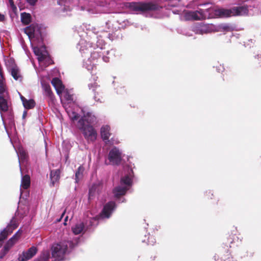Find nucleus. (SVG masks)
Here are the masks:
<instances>
[{"label": "nucleus", "mask_w": 261, "mask_h": 261, "mask_svg": "<svg viewBox=\"0 0 261 261\" xmlns=\"http://www.w3.org/2000/svg\"><path fill=\"white\" fill-rule=\"evenodd\" d=\"M105 25H98L96 28L90 24L83 23L79 27H76L77 32L80 37L84 36L81 34L82 32L87 35L91 33L93 34L94 37H98V38H107L110 40L118 39L122 38V34L119 29L115 30L113 28H110V22L109 21L105 22Z\"/></svg>", "instance_id": "obj_1"}, {"label": "nucleus", "mask_w": 261, "mask_h": 261, "mask_svg": "<svg viewBox=\"0 0 261 261\" xmlns=\"http://www.w3.org/2000/svg\"><path fill=\"white\" fill-rule=\"evenodd\" d=\"M96 41L92 42H87L84 39H81L77 44V48L79 49L83 57H90V58L96 63L97 60L102 56V60L105 62H109L110 57L104 55L101 50L104 48L105 42L103 39L96 37Z\"/></svg>", "instance_id": "obj_2"}, {"label": "nucleus", "mask_w": 261, "mask_h": 261, "mask_svg": "<svg viewBox=\"0 0 261 261\" xmlns=\"http://www.w3.org/2000/svg\"><path fill=\"white\" fill-rule=\"evenodd\" d=\"M58 4L60 6V12L63 13L62 15L64 16L68 15V12H70L73 7L77 10H86L91 14L98 13L99 12L98 7L95 4H91L86 6L85 4L83 5L80 0H59Z\"/></svg>", "instance_id": "obj_3"}, {"label": "nucleus", "mask_w": 261, "mask_h": 261, "mask_svg": "<svg viewBox=\"0 0 261 261\" xmlns=\"http://www.w3.org/2000/svg\"><path fill=\"white\" fill-rule=\"evenodd\" d=\"M134 177V174L132 167L126 166L124 167V175L120 178V185L116 187L113 190L115 198L118 199L126 194L132 186Z\"/></svg>", "instance_id": "obj_4"}, {"label": "nucleus", "mask_w": 261, "mask_h": 261, "mask_svg": "<svg viewBox=\"0 0 261 261\" xmlns=\"http://www.w3.org/2000/svg\"><path fill=\"white\" fill-rule=\"evenodd\" d=\"M248 12V6L244 5L234 6L230 9L219 8L215 10V14L219 17L227 18L232 16L247 15Z\"/></svg>", "instance_id": "obj_5"}, {"label": "nucleus", "mask_w": 261, "mask_h": 261, "mask_svg": "<svg viewBox=\"0 0 261 261\" xmlns=\"http://www.w3.org/2000/svg\"><path fill=\"white\" fill-rule=\"evenodd\" d=\"M73 97V95L67 91L64 93V97L66 100V103H64V107L70 119L72 122L77 120L80 117L77 112V109L79 108L75 103Z\"/></svg>", "instance_id": "obj_6"}, {"label": "nucleus", "mask_w": 261, "mask_h": 261, "mask_svg": "<svg viewBox=\"0 0 261 261\" xmlns=\"http://www.w3.org/2000/svg\"><path fill=\"white\" fill-rule=\"evenodd\" d=\"M127 7L134 13L142 14L159 10L161 8L158 4L152 3L132 2L127 4Z\"/></svg>", "instance_id": "obj_7"}, {"label": "nucleus", "mask_w": 261, "mask_h": 261, "mask_svg": "<svg viewBox=\"0 0 261 261\" xmlns=\"http://www.w3.org/2000/svg\"><path fill=\"white\" fill-rule=\"evenodd\" d=\"M76 127L82 132L88 143L94 142L96 140L97 132L92 125L84 124L82 120H79Z\"/></svg>", "instance_id": "obj_8"}, {"label": "nucleus", "mask_w": 261, "mask_h": 261, "mask_svg": "<svg viewBox=\"0 0 261 261\" xmlns=\"http://www.w3.org/2000/svg\"><path fill=\"white\" fill-rule=\"evenodd\" d=\"M123 156L122 151L121 149L116 146L112 147L108 154L109 164L119 166L121 164Z\"/></svg>", "instance_id": "obj_9"}, {"label": "nucleus", "mask_w": 261, "mask_h": 261, "mask_svg": "<svg viewBox=\"0 0 261 261\" xmlns=\"http://www.w3.org/2000/svg\"><path fill=\"white\" fill-rule=\"evenodd\" d=\"M24 32L28 36L30 40L37 41L38 43L42 41L41 31L36 25L31 24L24 29Z\"/></svg>", "instance_id": "obj_10"}, {"label": "nucleus", "mask_w": 261, "mask_h": 261, "mask_svg": "<svg viewBox=\"0 0 261 261\" xmlns=\"http://www.w3.org/2000/svg\"><path fill=\"white\" fill-rule=\"evenodd\" d=\"M208 9H200L196 11H189L186 13V18L188 20H199L209 17Z\"/></svg>", "instance_id": "obj_11"}, {"label": "nucleus", "mask_w": 261, "mask_h": 261, "mask_svg": "<svg viewBox=\"0 0 261 261\" xmlns=\"http://www.w3.org/2000/svg\"><path fill=\"white\" fill-rule=\"evenodd\" d=\"M22 233V231L19 229L15 234L10 238L6 243L3 248L0 251V258L2 259L8 253L11 248L17 241L18 238Z\"/></svg>", "instance_id": "obj_12"}, {"label": "nucleus", "mask_w": 261, "mask_h": 261, "mask_svg": "<svg viewBox=\"0 0 261 261\" xmlns=\"http://www.w3.org/2000/svg\"><path fill=\"white\" fill-rule=\"evenodd\" d=\"M116 204L114 201H109L104 206L101 211L99 219H109L116 208Z\"/></svg>", "instance_id": "obj_13"}, {"label": "nucleus", "mask_w": 261, "mask_h": 261, "mask_svg": "<svg viewBox=\"0 0 261 261\" xmlns=\"http://www.w3.org/2000/svg\"><path fill=\"white\" fill-rule=\"evenodd\" d=\"M30 184L31 180L30 176L29 175H23L21 173L20 198H27L29 193L28 191H23L22 188L24 190H27L30 187Z\"/></svg>", "instance_id": "obj_14"}, {"label": "nucleus", "mask_w": 261, "mask_h": 261, "mask_svg": "<svg viewBox=\"0 0 261 261\" xmlns=\"http://www.w3.org/2000/svg\"><path fill=\"white\" fill-rule=\"evenodd\" d=\"M17 227L18 224L15 219L13 218L10 222V224L0 232V241L5 240L7 238L8 236L11 234L13 230L16 229Z\"/></svg>", "instance_id": "obj_15"}, {"label": "nucleus", "mask_w": 261, "mask_h": 261, "mask_svg": "<svg viewBox=\"0 0 261 261\" xmlns=\"http://www.w3.org/2000/svg\"><path fill=\"white\" fill-rule=\"evenodd\" d=\"M80 110L83 115L79 120H82L84 124H90L92 125L96 121V117L92 113L86 112L84 109L79 108L77 111Z\"/></svg>", "instance_id": "obj_16"}, {"label": "nucleus", "mask_w": 261, "mask_h": 261, "mask_svg": "<svg viewBox=\"0 0 261 261\" xmlns=\"http://www.w3.org/2000/svg\"><path fill=\"white\" fill-rule=\"evenodd\" d=\"M33 51L35 55L37 56V59L39 63L48 59V53L44 46L43 45L40 47L34 46L33 47Z\"/></svg>", "instance_id": "obj_17"}, {"label": "nucleus", "mask_w": 261, "mask_h": 261, "mask_svg": "<svg viewBox=\"0 0 261 261\" xmlns=\"http://www.w3.org/2000/svg\"><path fill=\"white\" fill-rule=\"evenodd\" d=\"M37 248L35 246H32L27 251H24L19 255L18 261H28L32 258L37 252Z\"/></svg>", "instance_id": "obj_18"}, {"label": "nucleus", "mask_w": 261, "mask_h": 261, "mask_svg": "<svg viewBox=\"0 0 261 261\" xmlns=\"http://www.w3.org/2000/svg\"><path fill=\"white\" fill-rule=\"evenodd\" d=\"M7 69L14 80L19 81H22V77L20 73V69L16 64L13 63L11 65H8Z\"/></svg>", "instance_id": "obj_19"}, {"label": "nucleus", "mask_w": 261, "mask_h": 261, "mask_svg": "<svg viewBox=\"0 0 261 261\" xmlns=\"http://www.w3.org/2000/svg\"><path fill=\"white\" fill-rule=\"evenodd\" d=\"M192 30L195 34L203 35L209 32L208 26L202 23H199L193 27Z\"/></svg>", "instance_id": "obj_20"}, {"label": "nucleus", "mask_w": 261, "mask_h": 261, "mask_svg": "<svg viewBox=\"0 0 261 261\" xmlns=\"http://www.w3.org/2000/svg\"><path fill=\"white\" fill-rule=\"evenodd\" d=\"M110 126L108 125H104L100 128V134L102 140L106 143H111L109 138L111 134L110 133Z\"/></svg>", "instance_id": "obj_21"}, {"label": "nucleus", "mask_w": 261, "mask_h": 261, "mask_svg": "<svg viewBox=\"0 0 261 261\" xmlns=\"http://www.w3.org/2000/svg\"><path fill=\"white\" fill-rule=\"evenodd\" d=\"M72 231L74 234H79L81 233H84L89 228L86 227L84 223H79L75 224L72 227Z\"/></svg>", "instance_id": "obj_22"}, {"label": "nucleus", "mask_w": 261, "mask_h": 261, "mask_svg": "<svg viewBox=\"0 0 261 261\" xmlns=\"http://www.w3.org/2000/svg\"><path fill=\"white\" fill-rule=\"evenodd\" d=\"M51 84L55 88L58 94L59 95L64 91L65 87L62 84V81L58 78L55 77L53 79Z\"/></svg>", "instance_id": "obj_23"}, {"label": "nucleus", "mask_w": 261, "mask_h": 261, "mask_svg": "<svg viewBox=\"0 0 261 261\" xmlns=\"http://www.w3.org/2000/svg\"><path fill=\"white\" fill-rule=\"evenodd\" d=\"M60 170L59 169L53 170L50 171V185L54 186L57 182H58L60 178Z\"/></svg>", "instance_id": "obj_24"}, {"label": "nucleus", "mask_w": 261, "mask_h": 261, "mask_svg": "<svg viewBox=\"0 0 261 261\" xmlns=\"http://www.w3.org/2000/svg\"><path fill=\"white\" fill-rule=\"evenodd\" d=\"M85 59L83 60V67L86 68L88 71L93 70L96 67V63L93 61L90 57H85Z\"/></svg>", "instance_id": "obj_25"}, {"label": "nucleus", "mask_w": 261, "mask_h": 261, "mask_svg": "<svg viewBox=\"0 0 261 261\" xmlns=\"http://www.w3.org/2000/svg\"><path fill=\"white\" fill-rule=\"evenodd\" d=\"M41 85L43 90L44 95L51 99L53 94L49 84L45 82H41Z\"/></svg>", "instance_id": "obj_26"}, {"label": "nucleus", "mask_w": 261, "mask_h": 261, "mask_svg": "<svg viewBox=\"0 0 261 261\" xmlns=\"http://www.w3.org/2000/svg\"><path fill=\"white\" fill-rule=\"evenodd\" d=\"M84 170L85 168L83 166H80L77 168L75 173V180L76 183H77L79 180L83 178Z\"/></svg>", "instance_id": "obj_27"}, {"label": "nucleus", "mask_w": 261, "mask_h": 261, "mask_svg": "<svg viewBox=\"0 0 261 261\" xmlns=\"http://www.w3.org/2000/svg\"><path fill=\"white\" fill-rule=\"evenodd\" d=\"M16 152L18 157L20 169L21 170V168L20 166V160L24 161L27 159V154L25 151L22 148L18 149V151H16Z\"/></svg>", "instance_id": "obj_28"}, {"label": "nucleus", "mask_w": 261, "mask_h": 261, "mask_svg": "<svg viewBox=\"0 0 261 261\" xmlns=\"http://www.w3.org/2000/svg\"><path fill=\"white\" fill-rule=\"evenodd\" d=\"M113 84L115 87V89L117 94L119 95H124L125 94L126 90L125 89L124 86L118 83L116 85L115 81L113 82Z\"/></svg>", "instance_id": "obj_29"}, {"label": "nucleus", "mask_w": 261, "mask_h": 261, "mask_svg": "<svg viewBox=\"0 0 261 261\" xmlns=\"http://www.w3.org/2000/svg\"><path fill=\"white\" fill-rule=\"evenodd\" d=\"M31 15L29 13L23 12L21 14V22L25 24H28L31 21Z\"/></svg>", "instance_id": "obj_30"}, {"label": "nucleus", "mask_w": 261, "mask_h": 261, "mask_svg": "<svg viewBox=\"0 0 261 261\" xmlns=\"http://www.w3.org/2000/svg\"><path fill=\"white\" fill-rule=\"evenodd\" d=\"M22 104L25 109H31L35 107L36 103L32 99L29 100L26 99V100L22 102Z\"/></svg>", "instance_id": "obj_31"}, {"label": "nucleus", "mask_w": 261, "mask_h": 261, "mask_svg": "<svg viewBox=\"0 0 261 261\" xmlns=\"http://www.w3.org/2000/svg\"><path fill=\"white\" fill-rule=\"evenodd\" d=\"M98 84L94 82V83H90V84H89L88 85V87L89 88V89H91L94 93V99H95V101H101L100 100V98L97 97V96H96V90L97 89V88H98Z\"/></svg>", "instance_id": "obj_32"}, {"label": "nucleus", "mask_w": 261, "mask_h": 261, "mask_svg": "<svg viewBox=\"0 0 261 261\" xmlns=\"http://www.w3.org/2000/svg\"><path fill=\"white\" fill-rule=\"evenodd\" d=\"M49 257L48 252H44L39 257L37 258L35 261H48L47 259Z\"/></svg>", "instance_id": "obj_33"}, {"label": "nucleus", "mask_w": 261, "mask_h": 261, "mask_svg": "<svg viewBox=\"0 0 261 261\" xmlns=\"http://www.w3.org/2000/svg\"><path fill=\"white\" fill-rule=\"evenodd\" d=\"M147 241L145 240H142L143 242H146L148 245H153L155 243V239L153 236L148 237L147 238Z\"/></svg>", "instance_id": "obj_34"}, {"label": "nucleus", "mask_w": 261, "mask_h": 261, "mask_svg": "<svg viewBox=\"0 0 261 261\" xmlns=\"http://www.w3.org/2000/svg\"><path fill=\"white\" fill-rule=\"evenodd\" d=\"M205 196L207 197V198L212 199L214 196V194L213 192L211 190H207L205 192Z\"/></svg>", "instance_id": "obj_35"}, {"label": "nucleus", "mask_w": 261, "mask_h": 261, "mask_svg": "<svg viewBox=\"0 0 261 261\" xmlns=\"http://www.w3.org/2000/svg\"><path fill=\"white\" fill-rule=\"evenodd\" d=\"M255 59L256 60V63L261 66V54H259L255 56Z\"/></svg>", "instance_id": "obj_36"}, {"label": "nucleus", "mask_w": 261, "mask_h": 261, "mask_svg": "<svg viewBox=\"0 0 261 261\" xmlns=\"http://www.w3.org/2000/svg\"><path fill=\"white\" fill-rule=\"evenodd\" d=\"M27 2L32 6H34L36 4L37 0H26Z\"/></svg>", "instance_id": "obj_37"}, {"label": "nucleus", "mask_w": 261, "mask_h": 261, "mask_svg": "<svg viewBox=\"0 0 261 261\" xmlns=\"http://www.w3.org/2000/svg\"><path fill=\"white\" fill-rule=\"evenodd\" d=\"M216 69L218 72H222L224 70V68L223 67V66L220 65L219 66L217 67Z\"/></svg>", "instance_id": "obj_38"}, {"label": "nucleus", "mask_w": 261, "mask_h": 261, "mask_svg": "<svg viewBox=\"0 0 261 261\" xmlns=\"http://www.w3.org/2000/svg\"><path fill=\"white\" fill-rule=\"evenodd\" d=\"M97 221L96 219H95V218H90L89 219V225H91V226H92L93 225V223L94 222H96Z\"/></svg>", "instance_id": "obj_39"}, {"label": "nucleus", "mask_w": 261, "mask_h": 261, "mask_svg": "<svg viewBox=\"0 0 261 261\" xmlns=\"http://www.w3.org/2000/svg\"><path fill=\"white\" fill-rule=\"evenodd\" d=\"M9 4H10V7L12 8V9H14V8H16V7L14 5V2H13V0H9Z\"/></svg>", "instance_id": "obj_40"}, {"label": "nucleus", "mask_w": 261, "mask_h": 261, "mask_svg": "<svg viewBox=\"0 0 261 261\" xmlns=\"http://www.w3.org/2000/svg\"><path fill=\"white\" fill-rule=\"evenodd\" d=\"M214 260L215 261H223L222 258L219 259V256L217 254H215L214 256ZM223 261H226V260H224Z\"/></svg>", "instance_id": "obj_41"}, {"label": "nucleus", "mask_w": 261, "mask_h": 261, "mask_svg": "<svg viewBox=\"0 0 261 261\" xmlns=\"http://www.w3.org/2000/svg\"><path fill=\"white\" fill-rule=\"evenodd\" d=\"M5 20L4 15L0 13V21H3Z\"/></svg>", "instance_id": "obj_42"}, {"label": "nucleus", "mask_w": 261, "mask_h": 261, "mask_svg": "<svg viewBox=\"0 0 261 261\" xmlns=\"http://www.w3.org/2000/svg\"><path fill=\"white\" fill-rule=\"evenodd\" d=\"M27 115V111L26 110L24 111L22 114V118L24 119Z\"/></svg>", "instance_id": "obj_43"}, {"label": "nucleus", "mask_w": 261, "mask_h": 261, "mask_svg": "<svg viewBox=\"0 0 261 261\" xmlns=\"http://www.w3.org/2000/svg\"><path fill=\"white\" fill-rule=\"evenodd\" d=\"M19 95H20V97L21 100V101H22V102H23L25 100H26V98L24 97H23L22 95H21L20 93H19Z\"/></svg>", "instance_id": "obj_44"}, {"label": "nucleus", "mask_w": 261, "mask_h": 261, "mask_svg": "<svg viewBox=\"0 0 261 261\" xmlns=\"http://www.w3.org/2000/svg\"><path fill=\"white\" fill-rule=\"evenodd\" d=\"M125 198H122V201H121V200H120L119 201V203H121V202H125Z\"/></svg>", "instance_id": "obj_45"}, {"label": "nucleus", "mask_w": 261, "mask_h": 261, "mask_svg": "<svg viewBox=\"0 0 261 261\" xmlns=\"http://www.w3.org/2000/svg\"><path fill=\"white\" fill-rule=\"evenodd\" d=\"M112 51V50H111V51H109V50L107 51V52H106V54H107V55H109L110 54V53Z\"/></svg>", "instance_id": "obj_46"}, {"label": "nucleus", "mask_w": 261, "mask_h": 261, "mask_svg": "<svg viewBox=\"0 0 261 261\" xmlns=\"http://www.w3.org/2000/svg\"><path fill=\"white\" fill-rule=\"evenodd\" d=\"M67 219H68V216H66L65 217V220H64L65 222H66L67 220ZM64 224L66 225V223L65 222H64Z\"/></svg>", "instance_id": "obj_47"}, {"label": "nucleus", "mask_w": 261, "mask_h": 261, "mask_svg": "<svg viewBox=\"0 0 261 261\" xmlns=\"http://www.w3.org/2000/svg\"><path fill=\"white\" fill-rule=\"evenodd\" d=\"M65 213V211H64V212L61 215V218L64 216V214Z\"/></svg>", "instance_id": "obj_48"}, {"label": "nucleus", "mask_w": 261, "mask_h": 261, "mask_svg": "<svg viewBox=\"0 0 261 261\" xmlns=\"http://www.w3.org/2000/svg\"><path fill=\"white\" fill-rule=\"evenodd\" d=\"M1 117H2V118L3 120H4V119H3V117L2 114H1ZM3 122H4V121H3Z\"/></svg>", "instance_id": "obj_49"}, {"label": "nucleus", "mask_w": 261, "mask_h": 261, "mask_svg": "<svg viewBox=\"0 0 261 261\" xmlns=\"http://www.w3.org/2000/svg\"><path fill=\"white\" fill-rule=\"evenodd\" d=\"M259 13H260V14L261 15V9H260V11H259Z\"/></svg>", "instance_id": "obj_50"}, {"label": "nucleus", "mask_w": 261, "mask_h": 261, "mask_svg": "<svg viewBox=\"0 0 261 261\" xmlns=\"http://www.w3.org/2000/svg\"><path fill=\"white\" fill-rule=\"evenodd\" d=\"M84 2H85V3L86 4V3H87V1H85V0H84Z\"/></svg>", "instance_id": "obj_51"}]
</instances>
